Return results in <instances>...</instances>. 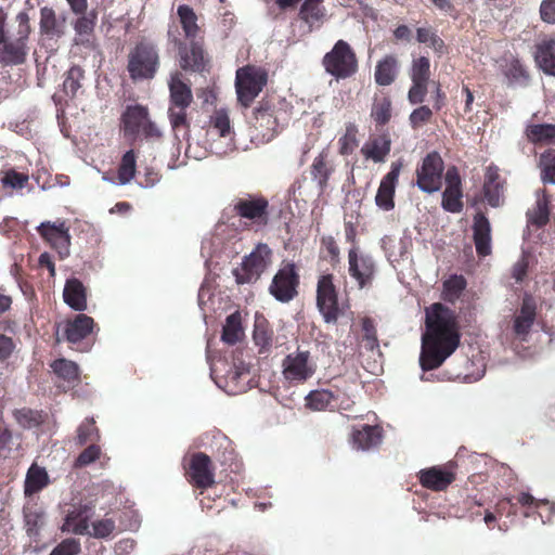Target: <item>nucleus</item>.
Returning <instances> with one entry per match:
<instances>
[{
    "mask_svg": "<svg viewBox=\"0 0 555 555\" xmlns=\"http://www.w3.org/2000/svg\"><path fill=\"white\" fill-rule=\"evenodd\" d=\"M16 422L26 429L36 428L44 422V415L41 411L30 409H20L14 412Z\"/></svg>",
    "mask_w": 555,
    "mask_h": 555,
    "instance_id": "obj_45",
    "label": "nucleus"
},
{
    "mask_svg": "<svg viewBox=\"0 0 555 555\" xmlns=\"http://www.w3.org/2000/svg\"><path fill=\"white\" fill-rule=\"evenodd\" d=\"M16 22L18 23L17 39H3L0 42V63L3 65L23 64L28 53L27 39L30 33L28 14L20 12L16 15Z\"/></svg>",
    "mask_w": 555,
    "mask_h": 555,
    "instance_id": "obj_4",
    "label": "nucleus"
},
{
    "mask_svg": "<svg viewBox=\"0 0 555 555\" xmlns=\"http://www.w3.org/2000/svg\"><path fill=\"white\" fill-rule=\"evenodd\" d=\"M537 314L535 300L525 295L520 309L516 312L513 323V333L516 338L526 340L534 323Z\"/></svg>",
    "mask_w": 555,
    "mask_h": 555,
    "instance_id": "obj_14",
    "label": "nucleus"
},
{
    "mask_svg": "<svg viewBox=\"0 0 555 555\" xmlns=\"http://www.w3.org/2000/svg\"><path fill=\"white\" fill-rule=\"evenodd\" d=\"M234 211L242 218L261 220L267 217L268 202L261 197H242L233 201Z\"/></svg>",
    "mask_w": 555,
    "mask_h": 555,
    "instance_id": "obj_19",
    "label": "nucleus"
},
{
    "mask_svg": "<svg viewBox=\"0 0 555 555\" xmlns=\"http://www.w3.org/2000/svg\"><path fill=\"white\" fill-rule=\"evenodd\" d=\"M266 83L267 74L264 70L254 66L238 68L235 76L237 101L243 106L248 107Z\"/></svg>",
    "mask_w": 555,
    "mask_h": 555,
    "instance_id": "obj_5",
    "label": "nucleus"
},
{
    "mask_svg": "<svg viewBox=\"0 0 555 555\" xmlns=\"http://www.w3.org/2000/svg\"><path fill=\"white\" fill-rule=\"evenodd\" d=\"M334 165L328 158V152L323 150L314 159L311 166L312 179L318 183L320 190H324L332 172Z\"/></svg>",
    "mask_w": 555,
    "mask_h": 555,
    "instance_id": "obj_31",
    "label": "nucleus"
},
{
    "mask_svg": "<svg viewBox=\"0 0 555 555\" xmlns=\"http://www.w3.org/2000/svg\"><path fill=\"white\" fill-rule=\"evenodd\" d=\"M82 78L83 70L79 66L70 67L63 83L65 93L75 96L81 88Z\"/></svg>",
    "mask_w": 555,
    "mask_h": 555,
    "instance_id": "obj_50",
    "label": "nucleus"
},
{
    "mask_svg": "<svg viewBox=\"0 0 555 555\" xmlns=\"http://www.w3.org/2000/svg\"><path fill=\"white\" fill-rule=\"evenodd\" d=\"M466 288V280L462 275H452L443 283V299L456 301Z\"/></svg>",
    "mask_w": 555,
    "mask_h": 555,
    "instance_id": "obj_46",
    "label": "nucleus"
},
{
    "mask_svg": "<svg viewBox=\"0 0 555 555\" xmlns=\"http://www.w3.org/2000/svg\"><path fill=\"white\" fill-rule=\"evenodd\" d=\"M429 68L430 63L429 60L425 56H420L415 59L411 68V79L412 82H428L429 79Z\"/></svg>",
    "mask_w": 555,
    "mask_h": 555,
    "instance_id": "obj_53",
    "label": "nucleus"
},
{
    "mask_svg": "<svg viewBox=\"0 0 555 555\" xmlns=\"http://www.w3.org/2000/svg\"><path fill=\"white\" fill-rule=\"evenodd\" d=\"M63 298L67 306L75 311L87 309V294L81 281L78 279H68L63 291Z\"/></svg>",
    "mask_w": 555,
    "mask_h": 555,
    "instance_id": "obj_24",
    "label": "nucleus"
},
{
    "mask_svg": "<svg viewBox=\"0 0 555 555\" xmlns=\"http://www.w3.org/2000/svg\"><path fill=\"white\" fill-rule=\"evenodd\" d=\"M426 333L422 336L420 365L423 371L439 367L459 347L460 333L455 313L442 304L426 310Z\"/></svg>",
    "mask_w": 555,
    "mask_h": 555,
    "instance_id": "obj_1",
    "label": "nucleus"
},
{
    "mask_svg": "<svg viewBox=\"0 0 555 555\" xmlns=\"http://www.w3.org/2000/svg\"><path fill=\"white\" fill-rule=\"evenodd\" d=\"M298 275L293 263L286 264L278 271L270 285L271 295L281 302L292 300L296 294Z\"/></svg>",
    "mask_w": 555,
    "mask_h": 555,
    "instance_id": "obj_10",
    "label": "nucleus"
},
{
    "mask_svg": "<svg viewBox=\"0 0 555 555\" xmlns=\"http://www.w3.org/2000/svg\"><path fill=\"white\" fill-rule=\"evenodd\" d=\"M431 109L428 106H420L415 108L410 115L411 126L416 129L424 122L428 121L431 117Z\"/></svg>",
    "mask_w": 555,
    "mask_h": 555,
    "instance_id": "obj_63",
    "label": "nucleus"
},
{
    "mask_svg": "<svg viewBox=\"0 0 555 555\" xmlns=\"http://www.w3.org/2000/svg\"><path fill=\"white\" fill-rule=\"evenodd\" d=\"M40 31L47 37L61 38L66 30V17L56 16L52 8L43 7L40 9Z\"/></svg>",
    "mask_w": 555,
    "mask_h": 555,
    "instance_id": "obj_22",
    "label": "nucleus"
},
{
    "mask_svg": "<svg viewBox=\"0 0 555 555\" xmlns=\"http://www.w3.org/2000/svg\"><path fill=\"white\" fill-rule=\"evenodd\" d=\"M300 18L308 24L309 29L319 27L324 20L325 9L322 4L305 0L299 12Z\"/></svg>",
    "mask_w": 555,
    "mask_h": 555,
    "instance_id": "obj_37",
    "label": "nucleus"
},
{
    "mask_svg": "<svg viewBox=\"0 0 555 555\" xmlns=\"http://www.w3.org/2000/svg\"><path fill=\"white\" fill-rule=\"evenodd\" d=\"M80 551V542L74 538L62 541L50 555H76Z\"/></svg>",
    "mask_w": 555,
    "mask_h": 555,
    "instance_id": "obj_62",
    "label": "nucleus"
},
{
    "mask_svg": "<svg viewBox=\"0 0 555 555\" xmlns=\"http://www.w3.org/2000/svg\"><path fill=\"white\" fill-rule=\"evenodd\" d=\"M349 274L357 281L360 288L372 283L376 264L371 255L351 248L348 254Z\"/></svg>",
    "mask_w": 555,
    "mask_h": 555,
    "instance_id": "obj_11",
    "label": "nucleus"
},
{
    "mask_svg": "<svg viewBox=\"0 0 555 555\" xmlns=\"http://www.w3.org/2000/svg\"><path fill=\"white\" fill-rule=\"evenodd\" d=\"M505 75L511 83L522 85L528 80V74L526 69L516 61L511 63Z\"/></svg>",
    "mask_w": 555,
    "mask_h": 555,
    "instance_id": "obj_61",
    "label": "nucleus"
},
{
    "mask_svg": "<svg viewBox=\"0 0 555 555\" xmlns=\"http://www.w3.org/2000/svg\"><path fill=\"white\" fill-rule=\"evenodd\" d=\"M357 133L358 128L354 124L350 122L346 126V132L338 141L340 154L348 155L358 146Z\"/></svg>",
    "mask_w": 555,
    "mask_h": 555,
    "instance_id": "obj_52",
    "label": "nucleus"
},
{
    "mask_svg": "<svg viewBox=\"0 0 555 555\" xmlns=\"http://www.w3.org/2000/svg\"><path fill=\"white\" fill-rule=\"evenodd\" d=\"M270 260L271 249L266 244H258L248 256L244 257L241 271H236V281L241 284L257 281Z\"/></svg>",
    "mask_w": 555,
    "mask_h": 555,
    "instance_id": "obj_8",
    "label": "nucleus"
},
{
    "mask_svg": "<svg viewBox=\"0 0 555 555\" xmlns=\"http://www.w3.org/2000/svg\"><path fill=\"white\" fill-rule=\"evenodd\" d=\"M79 15L80 16L73 24L76 35L74 41L76 44L88 46L91 43L98 14L95 11H91Z\"/></svg>",
    "mask_w": 555,
    "mask_h": 555,
    "instance_id": "obj_27",
    "label": "nucleus"
},
{
    "mask_svg": "<svg viewBox=\"0 0 555 555\" xmlns=\"http://www.w3.org/2000/svg\"><path fill=\"white\" fill-rule=\"evenodd\" d=\"M149 118L150 115L146 106L140 104L128 105L121 116L125 134L130 137L140 134L142 127Z\"/></svg>",
    "mask_w": 555,
    "mask_h": 555,
    "instance_id": "obj_21",
    "label": "nucleus"
},
{
    "mask_svg": "<svg viewBox=\"0 0 555 555\" xmlns=\"http://www.w3.org/2000/svg\"><path fill=\"white\" fill-rule=\"evenodd\" d=\"M51 367L59 377L67 382H74L78 379L79 367L73 361L66 359H57L51 364Z\"/></svg>",
    "mask_w": 555,
    "mask_h": 555,
    "instance_id": "obj_47",
    "label": "nucleus"
},
{
    "mask_svg": "<svg viewBox=\"0 0 555 555\" xmlns=\"http://www.w3.org/2000/svg\"><path fill=\"white\" fill-rule=\"evenodd\" d=\"M159 67L157 48L150 42H139L128 54L127 70L133 81L153 79Z\"/></svg>",
    "mask_w": 555,
    "mask_h": 555,
    "instance_id": "obj_2",
    "label": "nucleus"
},
{
    "mask_svg": "<svg viewBox=\"0 0 555 555\" xmlns=\"http://www.w3.org/2000/svg\"><path fill=\"white\" fill-rule=\"evenodd\" d=\"M540 15L543 22L555 24V0H543L540 5Z\"/></svg>",
    "mask_w": 555,
    "mask_h": 555,
    "instance_id": "obj_64",
    "label": "nucleus"
},
{
    "mask_svg": "<svg viewBox=\"0 0 555 555\" xmlns=\"http://www.w3.org/2000/svg\"><path fill=\"white\" fill-rule=\"evenodd\" d=\"M416 39L418 42L425 43L436 51H441L443 48V41L430 28H417Z\"/></svg>",
    "mask_w": 555,
    "mask_h": 555,
    "instance_id": "obj_58",
    "label": "nucleus"
},
{
    "mask_svg": "<svg viewBox=\"0 0 555 555\" xmlns=\"http://www.w3.org/2000/svg\"><path fill=\"white\" fill-rule=\"evenodd\" d=\"M317 371V364L307 350H297L287 354L282 362V375L291 384H301L310 379Z\"/></svg>",
    "mask_w": 555,
    "mask_h": 555,
    "instance_id": "obj_6",
    "label": "nucleus"
},
{
    "mask_svg": "<svg viewBox=\"0 0 555 555\" xmlns=\"http://www.w3.org/2000/svg\"><path fill=\"white\" fill-rule=\"evenodd\" d=\"M383 440V430L378 426L362 425L352 427L350 442L353 449L369 451L378 447Z\"/></svg>",
    "mask_w": 555,
    "mask_h": 555,
    "instance_id": "obj_17",
    "label": "nucleus"
},
{
    "mask_svg": "<svg viewBox=\"0 0 555 555\" xmlns=\"http://www.w3.org/2000/svg\"><path fill=\"white\" fill-rule=\"evenodd\" d=\"M189 474L191 481L198 488H208L215 483L211 461L204 453H196L192 456Z\"/></svg>",
    "mask_w": 555,
    "mask_h": 555,
    "instance_id": "obj_15",
    "label": "nucleus"
},
{
    "mask_svg": "<svg viewBox=\"0 0 555 555\" xmlns=\"http://www.w3.org/2000/svg\"><path fill=\"white\" fill-rule=\"evenodd\" d=\"M100 440L99 429L94 425L93 418H86L77 429L76 442L83 446L88 442H96Z\"/></svg>",
    "mask_w": 555,
    "mask_h": 555,
    "instance_id": "obj_48",
    "label": "nucleus"
},
{
    "mask_svg": "<svg viewBox=\"0 0 555 555\" xmlns=\"http://www.w3.org/2000/svg\"><path fill=\"white\" fill-rule=\"evenodd\" d=\"M473 232L478 256L486 257L490 255L492 250L491 224L483 214L475 215Z\"/></svg>",
    "mask_w": 555,
    "mask_h": 555,
    "instance_id": "obj_18",
    "label": "nucleus"
},
{
    "mask_svg": "<svg viewBox=\"0 0 555 555\" xmlns=\"http://www.w3.org/2000/svg\"><path fill=\"white\" fill-rule=\"evenodd\" d=\"M101 449L95 443H92L88 448H86L77 457L75 465L77 467L87 466L100 457Z\"/></svg>",
    "mask_w": 555,
    "mask_h": 555,
    "instance_id": "obj_59",
    "label": "nucleus"
},
{
    "mask_svg": "<svg viewBox=\"0 0 555 555\" xmlns=\"http://www.w3.org/2000/svg\"><path fill=\"white\" fill-rule=\"evenodd\" d=\"M317 306L326 323H335L337 321L340 311L331 274L322 275L318 281Z\"/></svg>",
    "mask_w": 555,
    "mask_h": 555,
    "instance_id": "obj_9",
    "label": "nucleus"
},
{
    "mask_svg": "<svg viewBox=\"0 0 555 555\" xmlns=\"http://www.w3.org/2000/svg\"><path fill=\"white\" fill-rule=\"evenodd\" d=\"M189 106L169 105L168 118L176 139H185L189 135L190 122L186 116Z\"/></svg>",
    "mask_w": 555,
    "mask_h": 555,
    "instance_id": "obj_33",
    "label": "nucleus"
},
{
    "mask_svg": "<svg viewBox=\"0 0 555 555\" xmlns=\"http://www.w3.org/2000/svg\"><path fill=\"white\" fill-rule=\"evenodd\" d=\"M527 138L533 143H554L555 142V125L537 124L530 125L526 130Z\"/></svg>",
    "mask_w": 555,
    "mask_h": 555,
    "instance_id": "obj_40",
    "label": "nucleus"
},
{
    "mask_svg": "<svg viewBox=\"0 0 555 555\" xmlns=\"http://www.w3.org/2000/svg\"><path fill=\"white\" fill-rule=\"evenodd\" d=\"M398 75V61L393 55L380 60L375 68L374 78L378 86L391 85Z\"/></svg>",
    "mask_w": 555,
    "mask_h": 555,
    "instance_id": "obj_32",
    "label": "nucleus"
},
{
    "mask_svg": "<svg viewBox=\"0 0 555 555\" xmlns=\"http://www.w3.org/2000/svg\"><path fill=\"white\" fill-rule=\"evenodd\" d=\"M178 15L186 38L193 39L198 33L197 17L189 5H179Z\"/></svg>",
    "mask_w": 555,
    "mask_h": 555,
    "instance_id": "obj_42",
    "label": "nucleus"
},
{
    "mask_svg": "<svg viewBox=\"0 0 555 555\" xmlns=\"http://www.w3.org/2000/svg\"><path fill=\"white\" fill-rule=\"evenodd\" d=\"M540 167L542 181L555 184V151H547L541 155Z\"/></svg>",
    "mask_w": 555,
    "mask_h": 555,
    "instance_id": "obj_51",
    "label": "nucleus"
},
{
    "mask_svg": "<svg viewBox=\"0 0 555 555\" xmlns=\"http://www.w3.org/2000/svg\"><path fill=\"white\" fill-rule=\"evenodd\" d=\"M323 65L326 73L336 79L351 77L358 69L356 54L345 40H338L332 50L324 55Z\"/></svg>",
    "mask_w": 555,
    "mask_h": 555,
    "instance_id": "obj_3",
    "label": "nucleus"
},
{
    "mask_svg": "<svg viewBox=\"0 0 555 555\" xmlns=\"http://www.w3.org/2000/svg\"><path fill=\"white\" fill-rule=\"evenodd\" d=\"M253 338L255 345L259 347V352H268L272 347V331L263 318L256 319Z\"/></svg>",
    "mask_w": 555,
    "mask_h": 555,
    "instance_id": "obj_41",
    "label": "nucleus"
},
{
    "mask_svg": "<svg viewBox=\"0 0 555 555\" xmlns=\"http://www.w3.org/2000/svg\"><path fill=\"white\" fill-rule=\"evenodd\" d=\"M49 483V476L44 468L31 465L25 480V493L33 494L43 489Z\"/></svg>",
    "mask_w": 555,
    "mask_h": 555,
    "instance_id": "obj_39",
    "label": "nucleus"
},
{
    "mask_svg": "<svg viewBox=\"0 0 555 555\" xmlns=\"http://www.w3.org/2000/svg\"><path fill=\"white\" fill-rule=\"evenodd\" d=\"M210 127L212 131H216L219 134L220 138L228 140L225 147L215 143L212 145L214 153L217 155H225L228 152L233 151V131L231 128L229 113L225 108H219L215 111L214 115L210 117Z\"/></svg>",
    "mask_w": 555,
    "mask_h": 555,
    "instance_id": "obj_16",
    "label": "nucleus"
},
{
    "mask_svg": "<svg viewBox=\"0 0 555 555\" xmlns=\"http://www.w3.org/2000/svg\"><path fill=\"white\" fill-rule=\"evenodd\" d=\"M391 103L388 99L384 98L374 103L371 112L372 118L380 125H385L390 119Z\"/></svg>",
    "mask_w": 555,
    "mask_h": 555,
    "instance_id": "obj_56",
    "label": "nucleus"
},
{
    "mask_svg": "<svg viewBox=\"0 0 555 555\" xmlns=\"http://www.w3.org/2000/svg\"><path fill=\"white\" fill-rule=\"evenodd\" d=\"M92 516V507L87 504L74 506L67 514L61 529L63 532H72L75 534L89 533V519Z\"/></svg>",
    "mask_w": 555,
    "mask_h": 555,
    "instance_id": "obj_20",
    "label": "nucleus"
},
{
    "mask_svg": "<svg viewBox=\"0 0 555 555\" xmlns=\"http://www.w3.org/2000/svg\"><path fill=\"white\" fill-rule=\"evenodd\" d=\"M94 321L91 317L80 313L65 325V337L69 343H78L86 338L93 330Z\"/></svg>",
    "mask_w": 555,
    "mask_h": 555,
    "instance_id": "obj_25",
    "label": "nucleus"
},
{
    "mask_svg": "<svg viewBox=\"0 0 555 555\" xmlns=\"http://www.w3.org/2000/svg\"><path fill=\"white\" fill-rule=\"evenodd\" d=\"M396 188H390L383 183L379 184L377 194L375 196L376 205L386 211L391 210L395 207L393 195Z\"/></svg>",
    "mask_w": 555,
    "mask_h": 555,
    "instance_id": "obj_54",
    "label": "nucleus"
},
{
    "mask_svg": "<svg viewBox=\"0 0 555 555\" xmlns=\"http://www.w3.org/2000/svg\"><path fill=\"white\" fill-rule=\"evenodd\" d=\"M446 190L442 193L441 206L446 211L460 212L463 208L461 178L455 167H450L444 176Z\"/></svg>",
    "mask_w": 555,
    "mask_h": 555,
    "instance_id": "obj_13",
    "label": "nucleus"
},
{
    "mask_svg": "<svg viewBox=\"0 0 555 555\" xmlns=\"http://www.w3.org/2000/svg\"><path fill=\"white\" fill-rule=\"evenodd\" d=\"M137 162L135 155L132 150L127 151L121 158V163L118 168V184H128L135 175Z\"/></svg>",
    "mask_w": 555,
    "mask_h": 555,
    "instance_id": "obj_44",
    "label": "nucleus"
},
{
    "mask_svg": "<svg viewBox=\"0 0 555 555\" xmlns=\"http://www.w3.org/2000/svg\"><path fill=\"white\" fill-rule=\"evenodd\" d=\"M362 331L364 332L363 344L367 350L378 351L379 345L376 336V330L372 320L365 318L362 321Z\"/></svg>",
    "mask_w": 555,
    "mask_h": 555,
    "instance_id": "obj_57",
    "label": "nucleus"
},
{
    "mask_svg": "<svg viewBox=\"0 0 555 555\" xmlns=\"http://www.w3.org/2000/svg\"><path fill=\"white\" fill-rule=\"evenodd\" d=\"M390 138L387 134H383L365 143L361 149V153L365 158L372 159L374 163H383L390 153Z\"/></svg>",
    "mask_w": 555,
    "mask_h": 555,
    "instance_id": "obj_30",
    "label": "nucleus"
},
{
    "mask_svg": "<svg viewBox=\"0 0 555 555\" xmlns=\"http://www.w3.org/2000/svg\"><path fill=\"white\" fill-rule=\"evenodd\" d=\"M170 105L190 106L193 101L191 87L182 81L181 74H171L169 80Z\"/></svg>",
    "mask_w": 555,
    "mask_h": 555,
    "instance_id": "obj_28",
    "label": "nucleus"
},
{
    "mask_svg": "<svg viewBox=\"0 0 555 555\" xmlns=\"http://www.w3.org/2000/svg\"><path fill=\"white\" fill-rule=\"evenodd\" d=\"M24 522L27 535L37 540L46 525V514L40 508H26L24 509Z\"/></svg>",
    "mask_w": 555,
    "mask_h": 555,
    "instance_id": "obj_35",
    "label": "nucleus"
},
{
    "mask_svg": "<svg viewBox=\"0 0 555 555\" xmlns=\"http://www.w3.org/2000/svg\"><path fill=\"white\" fill-rule=\"evenodd\" d=\"M454 479L452 473L441 468L431 467L421 472V483L428 489L435 491L444 490Z\"/></svg>",
    "mask_w": 555,
    "mask_h": 555,
    "instance_id": "obj_26",
    "label": "nucleus"
},
{
    "mask_svg": "<svg viewBox=\"0 0 555 555\" xmlns=\"http://www.w3.org/2000/svg\"><path fill=\"white\" fill-rule=\"evenodd\" d=\"M333 399V393L325 389L312 390L305 398L306 406L312 411L326 410L332 404Z\"/></svg>",
    "mask_w": 555,
    "mask_h": 555,
    "instance_id": "obj_43",
    "label": "nucleus"
},
{
    "mask_svg": "<svg viewBox=\"0 0 555 555\" xmlns=\"http://www.w3.org/2000/svg\"><path fill=\"white\" fill-rule=\"evenodd\" d=\"M535 62L550 76H555V39H545L537 46Z\"/></svg>",
    "mask_w": 555,
    "mask_h": 555,
    "instance_id": "obj_29",
    "label": "nucleus"
},
{
    "mask_svg": "<svg viewBox=\"0 0 555 555\" xmlns=\"http://www.w3.org/2000/svg\"><path fill=\"white\" fill-rule=\"evenodd\" d=\"M27 182H28L27 175L16 172L14 170L7 171L2 178L3 185L9 186L14 190L23 189Z\"/></svg>",
    "mask_w": 555,
    "mask_h": 555,
    "instance_id": "obj_60",
    "label": "nucleus"
},
{
    "mask_svg": "<svg viewBox=\"0 0 555 555\" xmlns=\"http://www.w3.org/2000/svg\"><path fill=\"white\" fill-rule=\"evenodd\" d=\"M37 231L46 241L51 244V246L59 253L62 259L69 255L70 235L64 221L41 222L37 227Z\"/></svg>",
    "mask_w": 555,
    "mask_h": 555,
    "instance_id": "obj_12",
    "label": "nucleus"
},
{
    "mask_svg": "<svg viewBox=\"0 0 555 555\" xmlns=\"http://www.w3.org/2000/svg\"><path fill=\"white\" fill-rule=\"evenodd\" d=\"M483 193L491 207H499L503 204V182L500 180L499 169L495 166H489L486 170Z\"/></svg>",
    "mask_w": 555,
    "mask_h": 555,
    "instance_id": "obj_23",
    "label": "nucleus"
},
{
    "mask_svg": "<svg viewBox=\"0 0 555 555\" xmlns=\"http://www.w3.org/2000/svg\"><path fill=\"white\" fill-rule=\"evenodd\" d=\"M255 118L260 127L266 128L272 132V135L279 130V117L270 108H257L255 112Z\"/></svg>",
    "mask_w": 555,
    "mask_h": 555,
    "instance_id": "obj_49",
    "label": "nucleus"
},
{
    "mask_svg": "<svg viewBox=\"0 0 555 555\" xmlns=\"http://www.w3.org/2000/svg\"><path fill=\"white\" fill-rule=\"evenodd\" d=\"M527 217L529 223L539 228L545 225L548 222V198L543 191L537 192L535 205L531 210H528Z\"/></svg>",
    "mask_w": 555,
    "mask_h": 555,
    "instance_id": "obj_34",
    "label": "nucleus"
},
{
    "mask_svg": "<svg viewBox=\"0 0 555 555\" xmlns=\"http://www.w3.org/2000/svg\"><path fill=\"white\" fill-rule=\"evenodd\" d=\"M180 66L183 69L199 70L203 66V51L199 46L192 43L190 51L179 46Z\"/></svg>",
    "mask_w": 555,
    "mask_h": 555,
    "instance_id": "obj_38",
    "label": "nucleus"
},
{
    "mask_svg": "<svg viewBox=\"0 0 555 555\" xmlns=\"http://www.w3.org/2000/svg\"><path fill=\"white\" fill-rule=\"evenodd\" d=\"M244 337V331L241 322V314L234 312L227 317L222 328L221 339L228 345H234Z\"/></svg>",
    "mask_w": 555,
    "mask_h": 555,
    "instance_id": "obj_36",
    "label": "nucleus"
},
{
    "mask_svg": "<svg viewBox=\"0 0 555 555\" xmlns=\"http://www.w3.org/2000/svg\"><path fill=\"white\" fill-rule=\"evenodd\" d=\"M444 164L437 152L429 153L416 169V185L425 193L438 192L442 184Z\"/></svg>",
    "mask_w": 555,
    "mask_h": 555,
    "instance_id": "obj_7",
    "label": "nucleus"
},
{
    "mask_svg": "<svg viewBox=\"0 0 555 555\" xmlns=\"http://www.w3.org/2000/svg\"><path fill=\"white\" fill-rule=\"evenodd\" d=\"M115 528L116 526L113 519L104 518L94 521L92 524V530H89L87 534L96 539H105L113 533Z\"/></svg>",
    "mask_w": 555,
    "mask_h": 555,
    "instance_id": "obj_55",
    "label": "nucleus"
}]
</instances>
